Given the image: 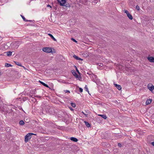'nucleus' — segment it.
<instances>
[{"instance_id":"obj_12","label":"nucleus","mask_w":154,"mask_h":154,"mask_svg":"<svg viewBox=\"0 0 154 154\" xmlns=\"http://www.w3.org/2000/svg\"><path fill=\"white\" fill-rule=\"evenodd\" d=\"M12 52L8 51L4 53L5 54L7 55L8 57H10L12 55Z\"/></svg>"},{"instance_id":"obj_40","label":"nucleus","mask_w":154,"mask_h":154,"mask_svg":"<svg viewBox=\"0 0 154 154\" xmlns=\"http://www.w3.org/2000/svg\"><path fill=\"white\" fill-rule=\"evenodd\" d=\"M87 92H88V93L89 94V95H91V94H90V93H89V91H88V88H87Z\"/></svg>"},{"instance_id":"obj_39","label":"nucleus","mask_w":154,"mask_h":154,"mask_svg":"<svg viewBox=\"0 0 154 154\" xmlns=\"http://www.w3.org/2000/svg\"><path fill=\"white\" fill-rule=\"evenodd\" d=\"M84 122L85 123V125L87 126V121H85Z\"/></svg>"},{"instance_id":"obj_13","label":"nucleus","mask_w":154,"mask_h":154,"mask_svg":"<svg viewBox=\"0 0 154 154\" xmlns=\"http://www.w3.org/2000/svg\"><path fill=\"white\" fill-rule=\"evenodd\" d=\"M99 116L101 117L102 118H103L104 119H107V117L106 116V115L104 114H99L98 115Z\"/></svg>"},{"instance_id":"obj_44","label":"nucleus","mask_w":154,"mask_h":154,"mask_svg":"<svg viewBox=\"0 0 154 154\" xmlns=\"http://www.w3.org/2000/svg\"><path fill=\"white\" fill-rule=\"evenodd\" d=\"M32 21L31 20H28V21Z\"/></svg>"},{"instance_id":"obj_35","label":"nucleus","mask_w":154,"mask_h":154,"mask_svg":"<svg viewBox=\"0 0 154 154\" xmlns=\"http://www.w3.org/2000/svg\"><path fill=\"white\" fill-rule=\"evenodd\" d=\"M76 60H82L83 59L82 58H75Z\"/></svg>"},{"instance_id":"obj_3","label":"nucleus","mask_w":154,"mask_h":154,"mask_svg":"<svg viewBox=\"0 0 154 154\" xmlns=\"http://www.w3.org/2000/svg\"><path fill=\"white\" fill-rule=\"evenodd\" d=\"M61 6L68 7L69 5L66 3V0H57Z\"/></svg>"},{"instance_id":"obj_29","label":"nucleus","mask_w":154,"mask_h":154,"mask_svg":"<svg viewBox=\"0 0 154 154\" xmlns=\"http://www.w3.org/2000/svg\"><path fill=\"white\" fill-rule=\"evenodd\" d=\"M123 11L125 13H126L127 14H128V13H129L127 10H124Z\"/></svg>"},{"instance_id":"obj_28","label":"nucleus","mask_w":154,"mask_h":154,"mask_svg":"<svg viewBox=\"0 0 154 154\" xmlns=\"http://www.w3.org/2000/svg\"><path fill=\"white\" fill-rule=\"evenodd\" d=\"M75 69H76V71L79 74H80V73L79 71V70H78V69L77 68V67L76 66H75Z\"/></svg>"},{"instance_id":"obj_32","label":"nucleus","mask_w":154,"mask_h":154,"mask_svg":"<svg viewBox=\"0 0 154 154\" xmlns=\"http://www.w3.org/2000/svg\"><path fill=\"white\" fill-rule=\"evenodd\" d=\"M65 91L66 93H67V92L70 93V91L68 90H66Z\"/></svg>"},{"instance_id":"obj_38","label":"nucleus","mask_w":154,"mask_h":154,"mask_svg":"<svg viewBox=\"0 0 154 154\" xmlns=\"http://www.w3.org/2000/svg\"><path fill=\"white\" fill-rule=\"evenodd\" d=\"M47 7H50V8H51V6H50V5H47Z\"/></svg>"},{"instance_id":"obj_25","label":"nucleus","mask_w":154,"mask_h":154,"mask_svg":"<svg viewBox=\"0 0 154 154\" xmlns=\"http://www.w3.org/2000/svg\"><path fill=\"white\" fill-rule=\"evenodd\" d=\"M94 1L93 2H92V4L93 5H94L95 4H96L97 2H96V0H93Z\"/></svg>"},{"instance_id":"obj_45","label":"nucleus","mask_w":154,"mask_h":154,"mask_svg":"<svg viewBox=\"0 0 154 154\" xmlns=\"http://www.w3.org/2000/svg\"><path fill=\"white\" fill-rule=\"evenodd\" d=\"M85 115V116H87V114H84Z\"/></svg>"},{"instance_id":"obj_24","label":"nucleus","mask_w":154,"mask_h":154,"mask_svg":"<svg viewBox=\"0 0 154 154\" xmlns=\"http://www.w3.org/2000/svg\"><path fill=\"white\" fill-rule=\"evenodd\" d=\"M44 59V60H43L44 61H45V63H46L47 62V61H48V58H43Z\"/></svg>"},{"instance_id":"obj_19","label":"nucleus","mask_w":154,"mask_h":154,"mask_svg":"<svg viewBox=\"0 0 154 154\" xmlns=\"http://www.w3.org/2000/svg\"><path fill=\"white\" fill-rule=\"evenodd\" d=\"M24 122L23 120H20L19 121V124L21 125H24Z\"/></svg>"},{"instance_id":"obj_27","label":"nucleus","mask_w":154,"mask_h":154,"mask_svg":"<svg viewBox=\"0 0 154 154\" xmlns=\"http://www.w3.org/2000/svg\"><path fill=\"white\" fill-rule=\"evenodd\" d=\"M91 125L87 122V128L91 127Z\"/></svg>"},{"instance_id":"obj_33","label":"nucleus","mask_w":154,"mask_h":154,"mask_svg":"<svg viewBox=\"0 0 154 154\" xmlns=\"http://www.w3.org/2000/svg\"><path fill=\"white\" fill-rule=\"evenodd\" d=\"M147 58H154V57H151L150 56V55H149V56L147 57Z\"/></svg>"},{"instance_id":"obj_18","label":"nucleus","mask_w":154,"mask_h":154,"mask_svg":"<svg viewBox=\"0 0 154 154\" xmlns=\"http://www.w3.org/2000/svg\"><path fill=\"white\" fill-rule=\"evenodd\" d=\"M48 35L50 36V37L52 39L54 40V41H56V39L51 34H48Z\"/></svg>"},{"instance_id":"obj_31","label":"nucleus","mask_w":154,"mask_h":154,"mask_svg":"<svg viewBox=\"0 0 154 154\" xmlns=\"http://www.w3.org/2000/svg\"><path fill=\"white\" fill-rule=\"evenodd\" d=\"M118 145L119 146V147H121V146H122V145L120 143H118Z\"/></svg>"},{"instance_id":"obj_49","label":"nucleus","mask_w":154,"mask_h":154,"mask_svg":"<svg viewBox=\"0 0 154 154\" xmlns=\"http://www.w3.org/2000/svg\"><path fill=\"white\" fill-rule=\"evenodd\" d=\"M23 101H24V100H24V98H23Z\"/></svg>"},{"instance_id":"obj_30","label":"nucleus","mask_w":154,"mask_h":154,"mask_svg":"<svg viewBox=\"0 0 154 154\" xmlns=\"http://www.w3.org/2000/svg\"><path fill=\"white\" fill-rule=\"evenodd\" d=\"M79 91L80 92H82L83 91V89L81 88H79Z\"/></svg>"},{"instance_id":"obj_36","label":"nucleus","mask_w":154,"mask_h":154,"mask_svg":"<svg viewBox=\"0 0 154 154\" xmlns=\"http://www.w3.org/2000/svg\"><path fill=\"white\" fill-rule=\"evenodd\" d=\"M87 85H85V90L86 91H87Z\"/></svg>"},{"instance_id":"obj_23","label":"nucleus","mask_w":154,"mask_h":154,"mask_svg":"<svg viewBox=\"0 0 154 154\" xmlns=\"http://www.w3.org/2000/svg\"><path fill=\"white\" fill-rule=\"evenodd\" d=\"M136 9L138 11H139L140 9V7L139 6H138V5H137L136 7Z\"/></svg>"},{"instance_id":"obj_20","label":"nucleus","mask_w":154,"mask_h":154,"mask_svg":"<svg viewBox=\"0 0 154 154\" xmlns=\"http://www.w3.org/2000/svg\"><path fill=\"white\" fill-rule=\"evenodd\" d=\"M150 62H154V58H147Z\"/></svg>"},{"instance_id":"obj_46","label":"nucleus","mask_w":154,"mask_h":154,"mask_svg":"<svg viewBox=\"0 0 154 154\" xmlns=\"http://www.w3.org/2000/svg\"><path fill=\"white\" fill-rule=\"evenodd\" d=\"M87 44H89L88 43V41L87 40Z\"/></svg>"},{"instance_id":"obj_14","label":"nucleus","mask_w":154,"mask_h":154,"mask_svg":"<svg viewBox=\"0 0 154 154\" xmlns=\"http://www.w3.org/2000/svg\"><path fill=\"white\" fill-rule=\"evenodd\" d=\"M127 17L128 18L131 20L133 19V17L132 15L130 14L129 13H128V14H127Z\"/></svg>"},{"instance_id":"obj_17","label":"nucleus","mask_w":154,"mask_h":154,"mask_svg":"<svg viewBox=\"0 0 154 154\" xmlns=\"http://www.w3.org/2000/svg\"><path fill=\"white\" fill-rule=\"evenodd\" d=\"M14 47L15 48H17L19 46V43L17 42H15L13 44Z\"/></svg>"},{"instance_id":"obj_9","label":"nucleus","mask_w":154,"mask_h":154,"mask_svg":"<svg viewBox=\"0 0 154 154\" xmlns=\"http://www.w3.org/2000/svg\"><path fill=\"white\" fill-rule=\"evenodd\" d=\"M114 85H115V86L119 90H120L122 89L121 86L120 85H117V84H114Z\"/></svg>"},{"instance_id":"obj_41","label":"nucleus","mask_w":154,"mask_h":154,"mask_svg":"<svg viewBox=\"0 0 154 154\" xmlns=\"http://www.w3.org/2000/svg\"><path fill=\"white\" fill-rule=\"evenodd\" d=\"M37 97H38L39 98H41V96H37Z\"/></svg>"},{"instance_id":"obj_37","label":"nucleus","mask_w":154,"mask_h":154,"mask_svg":"<svg viewBox=\"0 0 154 154\" xmlns=\"http://www.w3.org/2000/svg\"><path fill=\"white\" fill-rule=\"evenodd\" d=\"M151 144L154 146V142H152L151 143Z\"/></svg>"},{"instance_id":"obj_6","label":"nucleus","mask_w":154,"mask_h":154,"mask_svg":"<svg viewBox=\"0 0 154 154\" xmlns=\"http://www.w3.org/2000/svg\"><path fill=\"white\" fill-rule=\"evenodd\" d=\"M72 72L73 75L76 78H79V76L75 72V71L74 70H72Z\"/></svg>"},{"instance_id":"obj_47","label":"nucleus","mask_w":154,"mask_h":154,"mask_svg":"<svg viewBox=\"0 0 154 154\" xmlns=\"http://www.w3.org/2000/svg\"><path fill=\"white\" fill-rule=\"evenodd\" d=\"M25 98H26V99H27L28 98L26 97H25Z\"/></svg>"},{"instance_id":"obj_34","label":"nucleus","mask_w":154,"mask_h":154,"mask_svg":"<svg viewBox=\"0 0 154 154\" xmlns=\"http://www.w3.org/2000/svg\"><path fill=\"white\" fill-rule=\"evenodd\" d=\"M73 57L74 58H79L78 56L75 55H74L73 56Z\"/></svg>"},{"instance_id":"obj_48","label":"nucleus","mask_w":154,"mask_h":154,"mask_svg":"<svg viewBox=\"0 0 154 154\" xmlns=\"http://www.w3.org/2000/svg\"><path fill=\"white\" fill-rule=\"evenodd\" d=\"M49 107H50L49 106H48V107H47V109H48Z\"/></svg>"},{"instance_id":"obj_10","label":"nucleus","mask_w":154,"mask_h":154,"mask_svg":"<svg viewBox=\"0 0 154 154\" xmlns=\"http://www.w3.org/2000/svg\"><path fill=\"white\" fill-rule=\"evenodd\" d=\"M70 139L72 141L75 142H77L78 141V139L77 138L75 137H70Z\"/></svg>"},{"instance_id":"obj_21","label":"nucleus","mask_w":154,"mask_h":154,"mask_svg":"<svg viewBox=\"0 0 154 154\" xmlns=\"http://www.w3.org/2000/svg\"><path fill=\"white\" fill-rule=\"evenodd\" d=\"M21 16L22 17V18L23 19V20L24 21H28V20H26L24 16H22V15H21Z\"/></svg>"},{"instance_id":"obj_7","label":"nucleus","mask_w":154,"mask_h":154,"mask_svg":"<svg viewBox=\"0 0 154 154\" xmlns=\"http://www.w3.org/2000/svg\"><path fill=\"white\" fill-rule=\"evenodd\" d=\"M96 121L100 123H102V118L100 117H97L96 119Z\"/></svg>"},{"instance_id":"obj_8","label":"nucleus","mask_w":154,"mask_h":154,"mask_svg":"<svg viewBox=\"0 0 154 154\" xmlns=\"http://www.w3.org/2000/svg\"><path fill=\"white\" fill-rule=\"evenodd\" d=\"M39 82L44 86L46 87L47 88H49L50 89V88L49 87L48 85L45 83L40 80L39 81Z\"/></svg>"},{"instance_id":"obj_4","label":"nucleus","mask_w":154,"mask_h":154,"mask_svg":"<svg viewBox=\"0 0 154 154\" xmlns=\"http://www.w3.org/2000/svg\"><path fill=\"white\" fill-rule=\"evenodd\" d=\"M148 88L152 93H154V86L151 84H148L147 86Z\"/></svg>"},{"instance_id":"obj_11","label":"nucleus","mask_w":154,"mask_h":154,"mask_svg":"<svg viewBox=\"0 0 154 154\" xmlns=\"http://www.w3.org/2000/svg\"><path fill=\"white\" fill-rule=\"evenodd\" d=\"M14 63H15L17 65L23 67L25 69V67L24 66H22V65L20 63L17 61H14Z\"/></svg>"},{"instance_id":"obj_1","label":"nucleus","mask_w":154,"mask_h":154,"mask_svg":"<svg viewBox=\"0 0 154 154\" xmlns=\"http://www.w3.org/2000/svg\"><path fill=\"white\" fill-rule=\"evenodd\" d=\"M87 74L89 75L88 76H87V78H89L90 77L92 81L96 83H97L98 82L97 81H98V80L97 77L96 75L94 74L91 72L90 73L87 72Z\"/></svg>"},{"instance_id":"obj_15","label":"nucleus","mask_w":154,"mask_h":154,"mask_svg":"<svg viewBox=\"0 0 154 154\" xmlns=\"http://www.w3.org/2000/svg\"><path fill=\"white\" fill-rule=\"evenodd\" d=\"M5 66L7 67H12L13 65H11L10 64L6 63L5 64Z\"/></svg>"},{"instance_id":"obj_43","label":"nucleus","mask_w":154,"mask_h":154,"mask_svg":"<svg viewBox=\"0 0 154 154\" xmlns=\"http://www.w3.org/2000/svg\"><path fill=\"white\" fill-rule=\"evenodd\" d=\"M22 108V107H21V108H20V109H21L22 110H23V109H22V108Z\"/></svg>"},{"instance_id":"obj_2","label":"nucleus","mask_w":154,"mask_h":154,"mask_svg":"<svg viewBox=\"0 0 154 154\" xmlns=\"http://www.w3.org/2000/svg\"><path fill=\"white\" fill-rule=\"evenodd\" d=\"M36 134L32 133H29L27 134L25 137V141L27 142L29 141V140L31 138V136L33 135H36Z\"/></svg>"},{"instance_id":"obj_42","label":"nucleus","mask_w":154,"mask_h":154,"mask_svg":"<svg viewBox=\"0 0 154 154\" xmlns=\"http://www.w3.org/2000/svg\"><path fill=\"white\" fill-rule=\"evenodd\" d=\"M22 108V107H21V108H20V109H21L22 110H23V109H22V108Z\"/></svg>"},{"instance_id":"obj_26","label":"nucleus","mask_w":154,"mask_h":154,"mask_svg":"<svg viewBox=\"0 0 154 154\" xmlns=\"http://www.w3.org/2000/svg\"><path fill=\"white\" fill-rule=\"evenodd\" d=\"M71 39L73 41V42H76V43H77V41H76L75 39H74V38H72Z\"/></svg>"},{"instance_id":"obj_22","label":"nucleus","mask_w":154,"mask_h":154,"mask_svg":"<svg viewBox=\"0 0 154 154\" xmlns=\"http://www.w3.org/2000/svg\"><path fill=\"white\" fill-rule=\"evenodd\" d=\"M71 105L73 107H75V104L74 103H71Z\"/></svg>"},{"instance_id":"obj_16","label":"nucleus","mask_w":154,"mask_h":154,"mask_svg":"<svg viewBox=\"0 0 154 154\" xmlns=\"http://www.w3.org/2000/svg\"><path fill=\"white\" fill-rule=\"evenodd\" d=\"M152 100L151 99L147 100L146 102V104L148 105L150 104L151 103Z\"/></svg>"},{"instance_id":"obj_5","label":"nucleus","mask_w":154,"mask_h":154,"mask_svg":"<svg viewBox=\"0 0 154 154\" xmlns=\"http://www.w3.org/2000/svg\"><path fill=\"white\" fill-rule=\"evenodd\" d=\"M42 50L43 51L48 53H51L52 51L51 48H44Z\"/></svg>"}]
</instances>
